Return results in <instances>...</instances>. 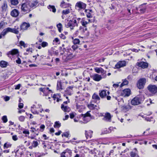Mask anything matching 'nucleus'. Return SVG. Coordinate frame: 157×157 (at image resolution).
Masks as SVG:
<instances>
[{
	"label": "nucleus",
	"instance_id": "39448f33",
	"mask_svg": "<svg viewBox=\"0 0 157 157\" xmlns=\"http://www.w3.org/2000/svg\"><path fill=\"white\" fill-rule=\"evenodd\" d=\"M86 7V4L81 2H77L75 5V8L79 11L82 10H85Z\"/></svg>",
	"mask_w": 157,
	"mask_h": 157
},
{
	"label": "nucleus",
	"instance_id": "6ab92c4d",
	"mask_svg": "<svg viewBox=\"0 0 157 157\" xmlns=\"http://www.w3.org/2000/svg\"><path fill=\"white\" fill-rule=\"evenodd\" d=\"M79 29L80 32L85 35L88 36L89 35L86 27H80Z\"/></svg>",
	"mask_w": 157,
	"mask_h": 157
},
{
	"label": "nucleus",
	"instance_id": "09e8293b",
	"mask_svg": "<svg viewBox=\"0 0 157 157\" xmlns=\"http://www.w3.org/2000/svg\"><path fill=\"white\" fill-rule=\"evenodd\" d=\"M41 45L42 47H45L48 46V44L47 42L44 41L42 43Z\"/></svg>",
	"mask_w": 157,
	"mask_h": 157
},
{
	"label": "nucleus",
	"instance_id": "cd10ccee",
	"mask_svg": "<svg viewBox=\"0 0 157 157\" xmlns=\"http://www.w3.org/2000/svg\"><path fill=\"white\" fill-rule=\"evenodd\" d=\"M75 56V55H73L72 53L69 52L67 54V56H66L65 60H68L73 58Z\"/></svg>",
	"mask_w": 157,
	"mask_h": 157
},
{
	"label": "nucleus",
	"instance_id": "603ef678",
	"mask_svg": "<svg viewBox=\"0 0 157 157\" xmlns=\"http://www.w3.org/2000/svg\"><path fill=\"white\" fill-rule=\"evenodd\" d=\"M30 128L31 129V130H30V131L32 132H34L35 131H37L38 130V128L36 129V128L33 127H31Z\"/></svg>",
	"mask_w": 157,
	"mask_h": 157
},
{
	"label": "nucleus",
	"instance_id": "c9c22d12",
	"mask_svg": "<svg viewBox=\"0 0 157 157\" xmlns=\"http://www.w3.org/2000/svg\"><path fill=\"white\" fill-rule=\"evenodd\" d=\"M7 64V63L6 61H2L0 62V66L2 67H6Z\"/></svg>",
	"mask_w": 157,
	"mask_h": 157
},
{
	"label": "nucleus",
	"instance_id": "4c0bfd02",
	"mask_svg": "<svg viewBox=\"0 0 157 157\" xmlns=\"http://www.w3.org/2000/svg\"><path fill=\"white\" fill-rule=\"evenodd\" d=\"M70 13V9L69 8L67 9L63 10L62 11V13L63 14L66 15Z\"/></svg>",
	"mask_w": 157,
	"mask_h": 157
},
{
	"label": "nucleus",
	"instance_id": "8fccbe9b",
	"mask_svg": "<svg viewBox=\"0 0 157 157\" xmlns=\"http://www.w3.org/2000/svg\"><path fill=\"white\" fill-rule=\"evenodd\" d=\"M31 111L33 114H38L39 112L37 111V110L35 109H31Z\"/></svg>",
	"mask_w": 157,
	"mask_h": 157
},
{
	"label": "nucleus",
	"instance_id": "ddd939ff",
	"mask_svg": "<svg viewBox=\"0 0 157 157\" xmlns=\"http://www.w3.org/2000/svg\"><path fill=\"white\" fill-rule=\"evenodd\" d=\"M92 102H93V101H91L90 104L88 105L87 106L89 109L91 110H98L100 109L98 106L94 105L92 103Z\"/></svg>",
	"mask_w": 157,
	"mask_h": 157
},
{
	"label": "nucleus",
	"instance_id": "bb28decb",
	"mask_svg": "<svg viewBox=\"0 0 157 157\" xmlns=\"http://www.w3.org/2000/svg\"><path fill=\"white\" fill-rule=\"evenodd\" d=\"M135 150V152L132 151L130 152V154L131 157H139L138 155V151L136 148L134 149Z\"/></svg>",
	"mask_w": 157,
	"mask_h": 157
},
{
	"label": "nucleus",
	"instance_id": "052dcab7",
	"mask_svg": "<svg viewBox=\"0 0 157 157\" xmlns=\"http://www.w3.org/2000/svg\"><path fill=\"white\" fill-rule=\"evenodd\" d=\"M60 37H61V38L63 39H65L66 38V37L65 36V35L63 34H61L60 35Z\"/></svg>",
	"mask_w": 157,
	"mask_h": 157
},
{
	"label": "nucleus",
	"instance_id": "a878e982",
	"mask_svg": "<svg viewBox=\"0 0 157 157\" xmlns=\"http://www.w3.org/2000/svg\"><path fill=\"white\" fill-rule=\"evenodd\" d=\"M94 70L98 73L104 74L105 73L104 70L101 68L96 67L94 68Z\"/></svg>",
	"mask_w": 157,
	"mask_h": 157
},
{
	"label": "nucleus",
	"instance_id": "0eeeda50",
	"mask_svg": "<svg viewBox=\"0 0 157 157\" xmlns=\"http://www.w3.org/2000/svg\"><path fill=\"white\" fill-rule=\"evenodd\" d=\"M92 98L93 100L92 101H93V102L97 104H99L100 102V98L96 93H94L93 94L92 96Z\"/></svg>",
	"mask_w": 157,
	"mask_h": 157
},
{
	"label": "nucleus",
	"instance_id": "2eb2a0df",
	"mask_svg": "<svg viewBox=\"0 0 157 157\" xmlns=\"http://www.w3.org/2000/svg\"><path fill=\"white\" fill-rule=\"evenodd\" d=\"M111 116L109 113H105L103 119L106 121L110 122L111 121Z\"/></svg>",
	"mask_w": 157,
	"mask_h": 157
},
{
	"label": "nucleus",
	"instance_id": "0e129e2a",
	"mask_svg": "<svg viewBox=\"0 0 157 157\" xmlns=\"http://www.w3.org/2000/svg\"><path fill=\"white\" fill-rule=\"evenodd\" d=\"M59 40L58 39V38L56 37L55 38L54 40H53L54 42H55L56 43H58L59 42Z\"/></svg>",
	"mask_w": 157,
	"mask_h": 157
},
{
	"label": "nucleus",
	"instance_id": "9b49d317",
	"mask_svg": "<svg viewBox=\"0 0 157 157\" xmlns=\"http://www.w3.org/2000/svg\"><path fill=\"white\" fill-rule=\"evenodd\" d=\"M19 53L18 50L17 49H14L9 51L7 53L8 57H10V55H14Z\"/></svg>",
	"mask_w": 157,
	"mask_h": 157
},
{
	"label": "nucleus",
	"instance_id": "864d4df0",
	"mask_svg": "<svg viewBox=\"0 0 157 157\" xmlns=\"http://www.w3.org/2000/svg\"><path fill=\"white\" fill-rule=\"evenodd\" d=\"M21 84H19L17 85H15L14 86L15 87V90H19L20 89L21 87Z\"/></svg>",
	"mask_w": 157,
	"mask_h": 157
},
{
	"label": "nucleus",
	"instance_id": "c85d7f7f",
	"mask_svg": "<svg viewBox=\"0 0 157 157\" xmlns=\"http://www.w3.org/2000/svg\"><path fill=\"white\" fill-rule=\"evenodd\" d=\"M1 8L2 11L4 12L6 11L7 8V5L6 2H3Z\"/></svg>",
	"mask_w": 157,
	"mask_h": 157
},
{
	"label": "nucleus",
	"instance_id": "49530a36",
	"mask_svg": "<svg viewBox=\"0 0 157 157\" xmlns=\"http://www.w3.org/2000/svg\"><path fill=\"white\" fill-rule=\"evenodd\" d=\"M2 120L4 123H6L7 121V118L6 116H4L2 117Z\"/></svg>",
	"mask_w": 157,
	"mask_h": 157
},
{
	"label": "nucleus",
	"instance_id": "f704fd0d",
	"mask_svg": "<svg viewBox=\"0 0 157 157\" xmlns=\"http://www.w3.org/2000/svg\"><path fill=\"white\" fill-rule=\"evenodd\" d=\"M38 4V2L37 1H35L31 3L30 5V7L35 8L37 6Z\"/></svg>",
	"mask_w": 157,
	"mask_h": 157
},
{
	"label": "nucleus",
	"instance_id": "13d9d810",
	"mask_svg": "<svg viewBox=\"0 0 157 157\" xmlns=\"http://www.w3.org/2000/svg\"><path fill=\"white\" fill-rule=\"evenodd\" d=\"M75 113H72L70 114V118L72 119L73 118L75 117Z\"/></svg>",
	"mask_w": 157,
	"mask_h": 157
},
{
	"label": "nucleus",
	"instance_id": "f8f14e48",
	"mask_svg": "<svg viewBox=\"0 0 157 157\" xmlns=\"http://www.w3.org/2000/svg\"><path fill=\"white\" fill-rule=\"evenodd\" d=\"M130 94V90L129 89H125L123 90L121 95L124 97L129 96Z\"/></svg>",
	"mask_w": 157,
	"mask_h": 157
},
{
	"label": "nucleus",
	"instance_id": "aec40b11",
	"mask_svg": "<svg viewBox=\"0 0 157 157\" xmlns=\"http://www.w3.org/2000/svg\"><path fill=\"white\" fill-rule=\"evenodd\" d=\"M71 6V5L70 3H67L64 1L61 2L60 5V7L63 8L69 7Z\"/></svg>",
	"mask_w": 157,
	"mask_h": 157
},
{
	"label": "nucleus",
	"instance_id": "423d86ee",
	"mask_svg": "<svg viewBox=\"0 0 157 157\" xmlns=\"http://www.w3.org/2000/svg\"><path fill=\"white\" fill-rule=\"evenodd\" d=\"M146 80L145 78H142L140 79L138 82L137 83V86L138 87L141 89L144 87L146 83Z\"/></svg>",
	"mask_w": 157,
	"mask_h": 157
},
{
	"label": "nucleus",
	"instance_id": "6e6552de",
	"mask_svg": "<svg viewBox=\"0 0 157 157\" xmlns=\"http://www.w3.org/2000/svg\"><path fill=\"white\" fill-rule=\"evenodd\" d=\"M140 103V98L138 97H135L131 101V104L134 105H138Z\"/></svg>",
	"mask_w": 157,
	"mask_h": 157
},
{
	"label": "nucleus",
	"instance_id": "7ed1b4c3",
	"mask_svg": "<svg viewBox=\"0 0 157 157\" xmlns=\"http://www.w3.org/2000/svg\"><path fill=\"white\" fill-rule=\"evenodd\" d=\"M149 91L151 94H154L157 92V86L155 85H149L147 87Z\"/></svg>",
	"mask_w": 157,
	"mask_h": 157
},
{
	"label": "nucleus",
	"instance_id": "a19ab883",
	"mask_svg": "<svg viewBox=\"0 0 157 157\" xmlns=\"http://www.w3.org/2000/svg\"><path fill=\"white\" fill-rule=\"evenodd\" d=\"M57 27L58 28L59 31V32H61V31L62 30L63 28V26L62 24L61 23H59L57 25Z\"/></svg>",
	"mask_w": 157,
	"mask_h": 157
},
{
	"label": "nucleus",
	"instance_id": "a18cd8bd",
	"mask_svg": "<svg viewBox=\"0 0 157 157\" xmlns=\"http://www.w3.org/2000/svg\"><path fill=\"white\" fill-rule=\"evenodd\" d=\"M38 142L37 141H33L32 143V145L34 147H36L38 145Z\"/></svg>",
	"mask_w": 157,
	"mask_h": 157
},
{
	"label": "nucleus",
	"instance_id": "4468645a",
	"mask_svg": "<svg viewBox=\"0 0 157 157\" xmlns=\"http://www.w3.org/2000/svg\"><path fill=\"white\" fill-rule=\"evenodd\" d=\"M39 90L40 91L43 92L44 96H47L48 95L47 92H52L51 90H49V88H40L39 89Z\"/></svg>",
	"mask_w": 157,
	"mask_h": 157
},
{
	"label": "nucleus",
	"instance_id": "7c9ffc66",
	"mask_svg": "<svg viewBox=\"0 0 157 157\" xmlns=\"http://www.w3.org/2000/svg\"><path fill=\"white\" fill-rule=\"evenodd\" d=\"M10 32L9 27L4 29L1 33V35L4 36L7 33Z\"/></svg>",
	"mask_w": 157,
	"mask_h": 157
},
{
	"label": "nucleus",
	"instance_id": "412c9836",
	"mask_svg": "<svg viewBox=\"0 0 157 157\" xmlns=\"http://www.w3.org/2000/svg\"><path fill=\"white\" fill-rule=\"evenodd\" d=\"M85 12L87 17L88 18H90L92 17L93 12L92 10H85Z\"/></svg>",
	"mask_w": 157,
	"mask_h": 157
},
{
	"label": "nucleus",
	"instance_id": "c756f323",
	"mask_svg": "<svg viewBox=\"0 0 157 157\" xmlns=\"http://www.w3.org/2000/svg\"><path fill=\"white\" fill-rule=\"evenodd\" d=\"M60 97V96L59 94H54L53 96L54 100H56V99L57 102L59 101Z\"/></svg>",
	"mask_w": 157,
	"mask_h": 157
},
{
	"label": "nucleus",
	"instance_id": "5fc2aeb1",
	"mask_svg": "<svg viewBox=\"0 0 157 157\" xmlns=\"http://www.w3.org/2000/svg\"><path fill=\"white\" fill-rule=\"evenodd\" d=\"M12 139L14 141H16L18 140V137L17 135H14L12 136Z\"/></svg>",
	"mask_w": 157,
	"mask_h": 157
},
{
	"label": "nucleus",
	"instance_id": "79ce46f5",
	"mask_svg": "<svg viewBox=\"0 0 157 157\" xmlns=\"http://www.w3.org/2000/svg\"><path fill=\"white\" fill-rule=\"evenodd\" d=\"M57 87L58 90H62L61 82L58 81L57 83Z\"/></svg>",
	"mask_w": 157,
	"mask_h": 157
},
{
	"label": "nucleus",
	"instance_id": "1a4fd4ad",
	"mask_svg": "<svg viewBox=\"0 0 157 157\" xmlns=\"http://www.w3.org/2000/svg\"><path fill=\"white\" fill-rule=\"evenodd\" d=\"M126 62L125 61H120L115 65V68L119 69L126 66Z\"/></svg>",
	"mask_w": 157,
	"mask_h": 157
},
{
	"label": "nucleus",
	"instance_id": "6e6d98bb",
	"mask_svg": "<svg viewBox=\"0 0 157 157\" xmlns=\"http://www.w3.org/2000/svg\"><path fill=\"white\" fill-rule=\"evenodd\" d=\"M20 44L21 46H23L24 47H26V45L25 43V42L23 41H21L20 42Z\"/></svg>",
	"mask_w": 157,
	"mask_h": 157
},
{
	"label": "nucleus",
	"instance_id": "4d7b16f0",
	"mask_svg": "<svg viewBox=\"0 0 157 157\" xmlns=\"http://www.w3.org/2000/svg\"><path fill=\"white\" fill-rule=\"evenodd\" d=\"M17 63L20 64H21V60L19 58H18L17 60H16V61Z\"/></svg>",
	"mask_w": 157,
	"mask_h": 157
},
{
	"label": "nucleus",
	"instance_id": "ea45409f",
	"mask_svg": "<svg viewBox=\"0 0 157 157\" xmlns=\"http://www.w3.org/2000/svg\"><path fill=\"white\" fill-rule=\"evenodd\" d=\"M61 126V123L59 121H56L55 122L54 127L55 128H59Z\"/></svg>",
	"mask_w": 157,
	"mask_h": 157
},
{
	"label": "nucleus",
	"instance_id": "473e14b6",
	"mask_svg": "<svg viewBox=\"0 0 157 157\" xmlns=\"http://www.w3.org/2000/svg\"><path fill=\"white\" fill-rule=\"evenodd\" d=\"M12 146V144L9 142H6L5 143L3 146V148L4 149H7L10 148Z\"/></svg>",
	"mask_w": 157,
	"mask_h": 157
},
{
	"label": "nucleus",
	"instance_id": "338daca9",
	"mask_svg": "<svg viewBox=\"0 0 157 157\" xmlns=\"http://www.w3.org/2000/svg\"><path fill=\"white\" fill-rule=\"evenodd\" d=\"M10 97L9 96H6L4 98V100H5V101H9L10 100Z\"/></svg>",
	"mask_w": 157,
	"mask_h": 157
},
{
	"label": "nucleus",
	"instance_id": "20e7f679",
	"mask_svg": "<svg viewBox=\"0 0 157 157\" xmlns=\"http://www.w3.org/2000/svg\"><path fill=\"white\" fill-rule=\"evenodd\" d=\"M81 116L82 117V119L84 121V123H86L90 120L91 115L89 112H87L85 114H81Z\"/></svg>",
	"mask_w": 157,
	"mask_h": 157
},
{
	"label": "nucleus",
	"instance_id": "bf43d9fd",
	"mask_svg": "<svg viewBox=\"0 0 157 157\" xmlns=\"http://www.w3.org/2000/svg\"><path fill=\"white\" fill-rule=\"evenodd\" d=\"M71 48L74 50H75L76 49H77L78 48V47L77 46V45H75V44L74 45H73L72 46Z\"/></svg>",
	"mask_w": 157,
	"mask_h": 157
},
{
	"label": "nucleus",
	"instance_id": "58836bf2",
	"mask_svg": "<svg viewBox=\"0 0 157 157\" xmlns=\"http://www.w3.org/2000/svg\"><path fill=\"white\" fill-rule=\"evenodd\" d=\"M81 23L82 25L84 26L83 27H86V25L89 23V22L84 20H82L81 21Z\"/></svg>",
	"mask_w": 157,
	"mask_h": 157
},
{
	"label": "nucleus",
	"instance_id": "3c124183",
	"mask_svg": "<svg viewBox=\"0 0 157 157\" xmlns=\"http://www.w3.org/2000/svg\"><path fill=\"white\" fill-rule=\"evenodd\" d=\"M62 136L63 137L64 136L66 137H68L69 136V134L67 132H66L62 134Z\"/></svg>",
	"mask_w": 157,
	"mask_h": 157
},
{
	"label": "nucleus",
	"instance_id": "c03bdc74",
	"mask_svg": "<svg viewBox=\"0 0 157 157\" xmlns=\"http://www.w3.org/2000/svg\"><path fill=\"white\" fill-rule=\"evenodd\" d=\"M80 42L79 40L78 39L76 38L73 40V43L74 44H78Z\"/></svg>",
	"mask_w": 157,
	"mask_h": 157
},
{
	"label": "nucleus",
	"instance_id": "72a5a7b5",
	"mask_svg": "<svg viewBox=\"0 0 157 157\" xmlns=\"http://www.w3.org/2000/svg\"><path fill=\"white\" fill-rule=\"evenodd\" d=\"M48 8L50 10V11H52L53 13H55L56 11V9L53 6L50 5L48 6Z\"/></svg>",
	"mask_w": 157,
	"mask_h": 157
},
{
	"label": "nucleus",
	"instance_id": "f257e3e1",
	"mask_svg": "<svg viewBox=\"0 0 157 157\" xmlns=\"http://www.w3.org/2000/svg\"><path fill=\"white\" fill-rule=\"evenodd\" d=\"M30 6L29 3L28 2H26L22 4L21 7V10L22 11L23 13H27L30 11Z\"/></svg>",
	"mask_w": 157,
	"mask_h": 157
},
{
	"label": "nucleus",
	"instance_id": "e2e57ef3",
	"mask_svg": "<svg viewBox=\"0 0 157 157\" xmlns=\"http://www.w3.org/2000/svg\"><path fill=\"white\" fill-rule=\"evenodd\" d=\"M23 133L24 134H29V132L28 130H24L23 131Z\"/></svg>",
	"mask_w": 157,
	"mask_h": 157
},
{
	"label": "nucleus",
	"instance_id": "4be33fe9",
	"mask_svg": "<svg viewBox=\"0 0 157 157\" xmlns=\"http://www.w3.org/2000/svg\"><path fill=\"white\" fill-rule=\"evenodd\" d=\"M93 133V132L91 130H86L85 131V134L86 139L90 138L92 136Z\"/></svg>",
	"mask_w": 157,
	"mask_h": 157
},
{
	"label": "nucleus",
	"instance_id": "f3484780",
	"mask_svg": "<svg viewBox=\"0 0 157 157\" xmlns=\"http://www.w3.org/2000/svg\"><path fill=\"white\" fill-rule=\"evenodd\" d=\"M137 64L139 67H140L143 68H147L148 66V64L146 62H138Z\"/></svg>",
	"mask_w": 157,
	"mask_h": 157
},
{
	"label": "nucleus",
	"instance_id": "dca6fc26",
	"mask_svg": "<svg viewBox=\"0 0 157 157\" xmlns=\"http://www.w3.org/2000/svg\"><path fill=\"white\" fill-rule=\"evenodd\" d=\"M30 26L29 23L25 22H23L20 26L21 29L23 31L27 30Z\"/></svg>",
	"mask_w": 157,
	"mask_h": 157
},
{
	"label": "nucleus",
	"instance_id": "a211bd4d",
	"mask_svg": "<svg viewBox=\"0 0 157 157\" xmlns=\"http://www.w3.org/2000/svg\"><path fill=\"white\" fill-rule=\"evenodd\" d=\"M76 109L78 112L80 113L82 112L85 108V107L84 105L78 103H76Z\"/></svg>",
	"mask_w": 157,
	"mask_h": 157
},
{
	"label": "nucleus",
	"instance_id": "69168bd1",
	"mask_svg": "<svg viewBox=\"0 0 157 157\" xmlns=\"http://www.w3.org/2000/svg\"><path fill=\"white\" fill-rule=\"evenodd\" d=\"M120 83H116L114 84L113 85V86L114 88H117V87L119 86V84Z\"/></svg>",
	"mask_w": 157,
	"mask_h": 157
},
{
	"label": "nucleus",
	"instance_id": "9d476101",
	"mask_svg": "<svg viewBox=\"0 0 157 157\" xmlns=\"http://www.w3.org/2000/svg\"><path fill=\"white\" fill-rule=\"evenodd\" d=\"M91 78L95 81L98 82L102 78L101 75L97 74H95L91 76Z\"/></svg>",
	"mask_w": 157,
	"mask_h": 157
},
{
	"label": "nucleus",
	"instance_id": "37998d69",
	"mask_svg": "<svg viewBox=\"0 0 157 157\" xmlns=\"http://www.w3.org/2000/svg\"><path fill=\"white\" fill-rule=\"evenodd\" d=\"M128 84V81L126 79H124L123 82L121 85V87H122L124 85H127Z\"/></svg>",
	"mask_w": 157,
	"mask_h": 157
},
{
	"label": "nucleus",
	"instance_id": "b1692460",
	"mask_svg": "<svg viewBox=\"0 0 157 157\" xmlns=\"http://www.w3.org/2000/svg\"><path fill=\"white\" fill-rule=\"evenodd\" d=\"M19 13L18 10L16 9H14L10 13V14L12 17H17Z\"/></svg>",
	"mask_w": 157,
	"mask_h": 157
},
{
	"label": "nucleus",
	"instance_id": "e433bc0d",
	"mask_svg": "<svg viewBox=\"0 0 157 157\" xmlns=\"http://www.w3.org/2000/svg\"><path fill=\"white\" fill-rule=\"evenodd\" d=\"M9 29L10 32L16 34H18L19 33L18 31L15 28L12 29L9 27Z\"/></svg>",
	"mask_w": 157,
	"mask_h": 157
},
{
	"label": "nucleus",
	"instance_id": "774afa93",
	"mask_svg": "<svg viewBox=\"0 0 157 157\" xmlns=\"http://www.w3.org/2000/svg\"><path fill=\"white\" fill-rule=\"evenodd\" d=\"M62 132L61 131H58V132H56L55 133V134L56 135H57V136H59V135Z\"/></svg>",
	"mask_w": 157,
	"mask_h": 157
},
{
	"label": "nucleus",
	"instance_id": "393cba45",
	"mask_svg": "<svg viewBox=\"0 0 157 157\" xmlns=\"http://www.w3.org/2000/svg\"><path fill=\"white\" fill-rule=\"evenodd\" d=\"M106 91V90H105L99 91V95L101 98H103L106 97L107 95Z\"/></svg>",
	"mask_w": 157,
	"mask_h": 157
},
{
	"label": "nucleus",
	"instance_id": "2f4dec72",
	"mask_svg": "<svg viewBox=\"0 0 157 157\" xmlns=\"http://www.w3.org/2000/svg\"><path fill=\"white\" fill-rule=\"evenodd\" d=\"M19 0H10V2L11 5L16 6L18 4Z\"/></svg>",
	"mask_w": 157,
	"mask_h": 157
},
{
	"label": "nucleus",
	"instance_id": "de8ad7c7",
	"mask_svg": "<svg viewBox=\"0 0 157 157\" xmlns=\"http://www.w3.org/2000/svg\"><path fill=\"white\" fill-rule=\"evenodd\" d=\"M18 119H19V120L20 121L23 122L24 121L25 119V117L24 116H20L19 117Z\"/></svg>",
	"mask_w": 157,
	"mask_h": 157
},
{
	"label": "nucleus",
	"instance_id": "5701e85b",
	"mask_svg": "<svg viewBox=\"0 0 157 157\" xmlns=\"http://www.w3.org/2000/svg\"><path fill=\"white\" fill-rule=\"evenodd\" d=\"M61 108L64 112H68L71 110V109L69 107L64 104L61 105Z\"/></svg>",
	"mask_w": 157,
	"mask_h": 157
},
{
	"label": "nucleus",
	"instance_id": "680f3d73",
	"mask_svg": "<svg viewBox=\"0 0 157 157\" xmlns=\"http://www.w3.org/2000/svg\"><path fill=\"white\" fill-rule=\"evenodd\" d=\"M24 105L22 103H20L18 105V107L20 109H21L23 108Z\"/></svg>",
	"mask_w": 157,
	"mask_h": 157
},
{
	"label": "nucleus",
	"instance_id": "f03ea898",
	"mask_svg": "<svg viewBox=\"0 0 157 157\" xmlns=\"http://www.w3.org/2000/svg\"><path fill=\"white\" fill-rule=\"evenodd\" d=\"M67 28H70L71 30L73 29L75 26H78L77 21L76 20H70L67 23Z\"/></svg>",
	"mask_w": 157,
	"mask_h": 157
}]
</instances>
